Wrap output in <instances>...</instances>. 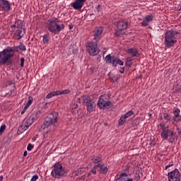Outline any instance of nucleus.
Returning <instances> with one entry per match:
<instances>
[{
  "mask_svg": "<svg viewBox=\"0 0 181 181\" xmlns=\"http://www.w3.org/2000/svg\"><path fill=\"white\" fill-rule=\"evenodd\" d=\"M46 25L49 32L54 35H59L62 30H64L65 28L64 24L57 18H49L47 21Z\"/></svg>",
  "mask_w": 181,
  "mask_h": 181,
  "instance_id": "1",
  "label": "nucleus"
},
{
  "mask_svg": "<svg viewBox=\"0 0 181 181\" xmlns=\"http://www.w3.org/2000/svg\"><path fill=\"white\" fill-rule=\"evenodd\" d=\"M160 127L161 129L160 136L163 141H168L169 144H173V142H176L177 141V136H176V132L170 130L165 127L164 124L160 123Z\"/></svg>",
  "mask_w": 181,
  "mask_h": 181,
  "instance_id": "2",
  "label": "nucleus"
},
{
  "mask_svg": "<svg viewBox=\"0 0 181 181\" xmlns=\"http://www.w3.org/2000/svg\"><path fill=\"white\" fill-rule=\"evenodd\" d=\"M179 33L173 29L168 30L165 34V41L164 45L168 49L175 46V44L177 42L176 39V35Z\"/></svg>",
  "mask_w": 181,
  "mask_h": 181,
  "instance_id": "3",
  "label": "nucleus"
},
{
  "mask_svg": "<svg viewBox=\"0 0 181 181\" xmlns=\"http://www.w3.org/2000/svg\"><path fill=\"white\" fill-rule=\"evenodd\" d=\"M59 121V113L57 112H53L48 117H47L44 121V129L49 128V127H55L56 124Z\"/></svg>",
  "mask_w": 181,
  "mask_h": 181,
  "instance_id": "4",
  "label": "nucleus"
},
{
  "mask_svg": "<svg viewBox=\"0 0 181 181\" xmlns=\"http://www.w3.org/2000/svg\"><path fill=\"white\" fill-rule=\"evenodd\" d=\"M86 50L90 56H97L100 53L98 41L92 40L86 43Z\"/></svg>",
  "mask_w": 181,
  "mask_h": 181,
  "instance_id": "5",
  "label": "nucleus"
},
{
  "mask_svg": "<svg viewBox=\"0 0 181 181\" xmlns=\"http://www.w3.org/2000/svg\"><path fill=\"white\" fill-rule=\"evenodd\" d=\"M51 175L53 177H62V176H66L67 173H66V170L63 168V165L59 163H57L54 165V168L51 173Z\"/></svg>",
  "mask_w": 181,
  "mask_h": 181,
  "instance_id": "6",
  "label": "nucleus"
},
{
  "mask_svg": "<svg viewBox=\"0 0 181 181\" xmlns=\"http://www.w3.org/2000/svg\"><path fill=\"white\" fill-rule=\"evenodd\" d=\"M12 32L15 35V37L19 40L23 37V35L25 33V29H23V25L22 23H16L11 26Z\"/></svg>",
  "mask_w": 181,
  "mask_h": 181,
  "instance_id": "7",
  "label": "nucleus"
},
{
  "mask_svg": "<svg viewBox=\"0 0 181 181\" xmlns=\"http://www.w3.org/2000/svg\"><path fill=\"white\" fill-rule=\"evenodd\" d=\"M112 105L111 101L108 99L107 95H101L100 96L98 101V107L100 108V110H105V108H110Z\"/></svg>",
  "mask_w": 181,
  "mask_h": 181,
  "instance_id": "8",
  "label": "nucleus"
},
{
  "mask_svg": "<svg viewBox=\"0 0 181 181\" xmlns=\"http://www.w3.org/2000/svg\"><path fill=\"white\" fill-rule=\"evenodd\" d=\"M11 52L8 48L4 49L3 51L0 52V64L4 66L6 64L10 59H12V54H10Z\"/></svg>",
  "mask_w": 181,
  "mask_h": 181,
  "instance_id": "9",
  "label": "nucleus"
},
{
  "mask_svg": "<svg viewBox=\"0 0 181 181\" xmlns=\"http://www.w3.org/2000/svg\"><path fill=\"white\" fill-rule=\"evenodd\" d=\"M83 104L87 107V111L88 112H93L95 110V103L91 100V98L88 95L83 96Z\"/></svg>",
  "mask_w": 181,
  "mask_h": 181,
  "instance_id": "10",
  "label": "nucleus"
},
{
  "mask_svg": "<svg viewBox=\"0 0 181 181\" xmlns=\"http://www.w3.org/2000/svg\"><path fill=\"white\" fill-rule=\"evenodd\" d=\"M105 62L107 63H110V64H112L113 67H117V64H119V66H124V62H122V60L115 56L111 57L110 54H107L105 57Z\"/></svg>",
  "mask_w": 181,
  "mask_h": 181,
  "instance_id": "11",
  "label": "nucleus"
},
{
  "mask_svg": "<svg viewBox=\"0 0 181 181\" xmlns=\"http://www.w3.org/2000/svg\"><path fill=\"white\" fill-rule=\"evenodd\" d=\"M168 181H180L181 176L180 172L177 168H175L174 170L168 173Z\"/></svg>",
  "mask_w": 181,
  "mask_h": 181,
  "instance_id": "12",
  "label": "nucleus"
},
{
  "mask_svg": "<svg viewBox=\"0 0 181 181\" xmlns=\"http://www.w3.org/2000/svg\"><path fill=\"white\" fill-rule=\"evenodd\" d=\"M103 32H104V28L103 27H98L93 30V39L95 42H100L101 40V35H103Z\"/></svg>",
  "mask_w": 181,
  "mask_h": 181,
  "instance_id": "13",
  "label": "nucleus"
},
{
  "mask_svg": "<svg viewBox=\"0 0 181 181\" xmlns=\"http://www.w3.org/2000/svg\"><path fill=\"white\" fill-rule=\"evenodd\" d=\"M86 1L87 0H76L74 2L71 4V6L76 11H81V8Z\"/></svg>",
  "mask_w": 181,
  "mask_h": 181,
  "instance_id": "14",
  "label": "nucleus"
},
{
  "mask_svg": "<svg viewBox=\"0 0 181 181\" xmlns=\"http://www.w3.org/2000/svg\"><path fill=\"white\" fill-rule=\"evenodd\" d=\"M0 11L9 12L11 11V4L8 0H0Z\"/></svg>",
  "mask_w": 181,
  "mask_h": 181,
  "instance_id": "15",
  "label": "nucleus"
},
{
  "mask_svg": "<svg viewBox=\"0 0 181 181\" xmlns=\"http://www.w3.org/2000/svg\"><path fill=\"white\" fill-rule=\"evenodd\" d=\"M32 122L27 119L25 121H24L21 125L18 127V132L19 134H23L24 131H26L32 125Z\"/></svg>",
  "mask_w": 181,
  "mask_h": 181,
  "instance_id": "16",
  "label": "nucleus"
},
{
  "mask_svg": "<svg viewBox=\"0 0 181 181\" xmlns=\"http://www.w3.org/2000/svg\"><path fill=\"white\" fill-rule=\"evenodd\" d=\"M153 19H155V16L152 14L146 16L143 18V21L141 22V26H144V28H146V26H149V24L151 23V22H152V21H153Z\"/></svg>",
  "mask_w": 181,
  "mask_h": 181,
  "instance_id": "17",
  "label": "nucleus"
},
{
  "mask_svg": "<svg viewBox=\"0 0 181 181\" xmlns=\"http://www.w3.org/2000/svg\"><path fill=\"white\" fill-rule=\"evenodd\" d=\"M128 25H129L128 21H119L117 23V26L119 30H125L126 29L128 28Z\"/></svg>",
  "mask_w": 181,
  "mask_h": 181,
  "instance_id": "18",
  "label": "nucleus"
},
{
  "mask_svg": "<svg viewBox=\"0 0 181 181\" xmlns=\"http://www.w3.org/2000/svg\"><path fill=\"white\" fill-rule=\"evenodd\" d=\"M119 181H134L132 178H129V176L127 173H122L119 174V177L117 178Z\"/></svg>",
  "mask_w": 181,
  "mask_h": 181,
  "instance_id": "19",
  "label": "nucleus"
},
{
  "mask_svg": "<svg viewBox=\"0 0 181 181\" xmlns=\"http://www.w3.org/2000/svg\"><path fill=\"white\" fill-rule=\"evenodd\" d=\"M98 169H99V173L103 175H107V173H108V168L105 166L103 163L98 164Z\"/></svg>",
  "mask_w": 181,
  "mask_h": 181,
  "instance_id": "20",
  "label": "nucleus"
},
{
  "mask_svg": "<svg viewBox=\"0 0 181 181\" xmlns=\"http://www.w3.org/2000/svg\"><path fill=\"white\" fill-rule=\"evenodd\" d=\"M7 50H9L8 52L11 54V57H13L15 56V52H19V46L16 47H7Z\"/></svg>",
  "mask_w": 181,
  "mask_h": 181,
  "instance_id": "21",
  "label": "nucleus"
},
{
  "mask_svg": "<svg viewBox=\"0 0 181 181\" xmlns=\"http://www.w3.org/2000/svg\"><path fill=\"white\" fill-rule=\"evenodd\" d=\"M37 118H39V113L37 112H34L28 119L30 122H35V121H37Z\"/></svg>",
  "mask_w": 181,
  "mask_h": 181,
  "instance_id": "22",
  "label": "nucleus"
},
{
  "mask_svg": "<svg viewBox=\"0 0 181 181\" xmlns=\"http://www.w3.org/2000/svg\"><path fill=\"white\" fill-rule=\"evenodd\" d=\"M173 113L174 115L175 121H180L181 119V117L180 115V110H179V108H176L175 110H173Z\"/></svg>",
  "mask_w": 181,
  "mask_h": 181,
  "instance_id": "23",
  "label": "nucleus"
},
{
  "mask_svg": "<svg viewBox=\"0 0 181 181\" xmlns=\"http://www.w3.org/2000/svg\"><path fill=\"white\" fill-rule=\"evenodd\" d=\"M127 53L131 54L133 57H136V56H138V49L135 48H130L127 50Z\"/></svg>",
  "mask_w": 181,
  "mask_h": 181,
  "instance_id": "24",
  "label": "nucleus"
},
{
  "mask_svg": "<svg viewBox=\"0 0 181 181\" xmlns=\"http://www.w3.org/2000/svg\"><path fill=\"white\" fill-rule=\"evenodd\" d=\"M42 42L44 45H49V43H50V35H49V33L43 35Z\"/></svg>",
  "mask_w": 181,
  "mask_h": 181,
  "instance_id": "25",
  "label": "nucleus"
},
{
  "mask_svg": "<svg viewBox=\"0 0 181 181\" xmlns=\"http://www.w3.org/2000/svg\"><path fill=\"white\" fill-rule=\"evenodd\" d=\"M55 95H60V93L57 92V90L52 91L46 95V98H52V97H55Z\"/></svg>",
  "mask_w": 181,
  "mask_h": 181,
  "instance_id": "26",
  "label": "nucleus"
},
{
  "mask_svg": "<svg viewBox=\"0 0 181 181\" xmlns=\"http://www.w3.org/2000/svg\"><path fill=\"white\" fill-rule=\"evenodd\" d=\"M97 170H98V164L97 165H95L93 166V168L90 170V171L89 172V173L88 174V176H90L91 175V173L93 175H95V173H97Z\"/></svg>",
  "mask_w": 181,
  "mask_h": 181,
  "instance_id": "27",
  "label": "nucleus"
},
{
  "mask_svg": "<svg viewBox=\"0 0 181 181\" xmlns=\"http://www.w3.org/2000/svg\"><path fill=\"white\" fill-rule=\"evenodd\" d=\"M125 122H127V117L123 115L119 120V125H124Z\"/></svg>",
  "mask_w": 181,
  "mask_h": 181,
  "instance_id": "28",
  "label": "nucleus"
},
{
  "mask_svg": "<svg viewBox=\"0 0 181 181\" xmlns=\"http://www.w3.org/2000/svg\"><path fill=\"white\" fill-rule=\"evenodd\" d=\"M83 172V168H76L73 173L75 175V176H78V175H81Z\"/></svg>",
  "mask_w": 181,
  "mask_h": 181,
  "instance_id": "29",
  "label": "nucleus"
},
{
  "mask_svg": "<svg viewBox=\"0 0 181 181\" xmlns=\"http://www.w3.org/2000/svg\"><path fill=\"white\" fill-rule=\"evenodd\" d=\"M123 30H116L115 32V35L117 36V37H121V36H122V35H124V33H122Z\"/></svg>",
  "mask_w": 181,
  "mask_h": 181,
  "instance_id": "30",
  "label": "nucleus"
},
{
  "mask_svg": "<svg viewBox=\"0 0 181 181\" xmlns=\"http://www.w3.org/2000/svg\"><path fill=\"white\" fill-rule=\"evenodd\" d=\"M52 134H53V131L52 130H47L44 132L45 138H47V136H52Z\"/></svg>",
  "mask_w": 181,
  "mask_h": 181,
  "instance_id": "31",
  "label": "nucleus"
},
{
  "mask_svg": "<svg viewBox=\"0 0 181 181\" xmlns=\"http://www.w3.org/2000/svg\"><path fill=\"white\" fill-rule=\"evenodd\" d=\"M93 163H100L101 162L102 159L100 156H96L92 159Z\"/></svg>",
  "mask_w": 181,
  "mask_h": 181,
  "instance_id": "32",
  "label": "nucleus"
},
{
  "mask_svg": "<svg viewBox=\"0 0 181 181\" xmlns=\"http://www.w3.org/2000/svg\"><path fill=\"white\" fill-rule=\"evenodd\" d=\"M134 112L132 110H129V112H127V113H125L124 115H123L126 118H129V117H132V115H134Z\"/></svg>",
  "mask_w": 181,
  "mask_h": 181,
  "instance_id": "33",
  "label": "nucleus"
},
{
  "mask_svg": "<svg viewBox=\"0 0 181 181\" xmlns=\"http://www.w3.org/2000/svg\"><path fill=\"white\" fill-rule=\"evenodd\" d=\"M32 103H33V98L29 96L28 97V101L27 102L25 106L30 107V105H32Z\"/></svg>",
  "mask_w": 181,
  "mask_h": 181,
  "instance_id": "34",
  "label": "nucleus"
},
{
  "mask_svg": "<svg viewBox=\"0 0 181 181\" xmlns=\"http://www.w3.org/2000/svg\"><path fill=\"white\" fill-rule=\"evenodd\" d=\"M18 48L20 50H22V52H26V46H25V45H23V43H21L18 45Z\"/></svg>",
  "mask_w": 181,
  "mask_h": 181,
  "instance_id": "35",
  "label": "nucleus"
},
{
  "mask_svg": "<svg viewBox=\"0 0 181 181\" xmlns=\"http://www.w3.org/2000/svg\"><path fill=\"white\" fill-rule=\"evenodd\" d=\"M163 117H164L165 119H166V121L170 122L171 117H170V115H169V114L164 113Z\"/></svg>",
  "mask_w": 181,
  "mask_h": 181,
  "instance_id": "36",
  "label": "nucleus"
},
{
  "mask_svg": "<svg viewBox=\"0 0 181 181\" xmlns=\"http://www.w3.org/2000/svg\"><path fill=\"white\" fill-rule=\"evenodd\" d=\"M6 129V125L3 124L0 127V134H3V132Z\"/></svg>",
  "mask_w": 181,
  "mask_h": 181,
  "instance_id": "37",
  "label": "nucleus"
},
{
  "mask_svg": "<svg viewBox=\"0 0 181 181\" xmlns=\"http://www.w3.org/2000/svg\"><path fill=\"white\" fill-rule=\"evenodd\" d=\"M57 92H59L60 93L59 95H62V94H69V93H70V90H64L62 91L57 90Z\"/></svg>",
  "mask_w": 181,
  "mask_h": 181,
  "instance_id": "38",
  "label": "nucleus"
},
{
  "mask_svg": "<svg viewBox=\"0 0 181 181\" xmlns=\"http://www.w3.org/2000/svg\"><path fill=\"white\" fill-rule=\"evenodd\" d=\"M35 148L34 145H32V144H28V146H27V150L28 151H32V149Z\"/></svg>",
  "mask_w": 181,
  "mask_h": 181,
  "instance_id": "39",
  "label": "nucleus"
},
{
  "mask_svg": "<svg viewBox=\"0 0 181 181\" xmlns=\"http://www.w3.org/2000/svg\"><path fill=\"white\" fill-rule=\"evenodd\" d=\"M25 66V58L22 57L21 59V67H24Z\"/></svg>",
  "mask_w": 181,
  "mask_h": 181,
  "instance_id": "40",
  "label": "nucleus"
},
{
  "mask_svg": "<svg viewBox=\"0 0 181 181\" xmlns=\"http://www.w3.org/2000/svg\"><path fill=\"white\" fill-rule=\"evenodd\" d=\"M37 179H39V175H33V176L32 177L30 181H36V180H37Z\"/></svg>",
  "mask_w": 181,
  "mask_h": 181,
  "instance_id": "41",
  "label": "nucleus"
},
{
  "mask_svg": "<svg viewBox=\"0 0 181 181\" xmlns=\"http://www.w3.org/2000/svg\"><path fill=\"white\" fill-rule=\"evenodd\" d=\"M29 108V107L25 105L23 110L21 112V115H23V114H25V112H26V110Z\"/></svg>",
  "mask_w": 181,
  "mask_h": 181,
  "instance_id": "42",
  "label": "nucleus"
},
{
  "mask_svg": "<svg viewBox=\"0 0 181 181\" xmlns=\"http://www.w3.org/2000/svg\"><path fill=\"white\" fill-rule=\"evenodd\" d=\"M124 71H125V69L124 67H122L121 69H120V73L121 74H124Z\"/></svg>",
  "mask_w": 181,
  "mask_h": 181,
  "instance_id": "43",
  "label": "nucleus"
},
{
  "mask_svg": "<svg viewBox=\"0 0 181 181\" xmlns=\"http://www.w3.org/2000/svg\"><path fill=\"white\" fill-rule=\"evenodd\" d=\"M171 166H173V164H168L165 166V170L168 169V168H171Z\"/></svg>",
  "mask_w": 181,
  "mask_h": 181,
  "instance_id": "44",
  "label": "nucleus"
},
{
  "mask_svg": "<svg viewBox=\"0 0 181 181\" xmlns=\"http://www.w3.org/2000/svg\"><path fill=\"white\" fill-rule=\"evenodd\" d=\"M28 156V151H24L23 153V156Z\"/></svg>",
  "mask_w": 181,
  "mask_h": 181,
  "instance_id": "45",
  "label": "nucleus"
},
{
  "mask_svg": "<svg viewBox=\"0 0 181 181\" xmlns=\"http://www.w3.org/2000/svg\"><path fill=\"white\" fill-rule=\"evenodd\" d=\"M4 180V177L2 175L0 176V181Z\"/></svg>",
  "mask_w": 181,
  "mask_h": 181,
  "instance_id": "46",
  "label": "nucleus"
},
{
  "mask_svg": "<svg viewBox=\"0 0 181 181\" xmlns=\"http://www.w3.org/2000/svg\"><path fill=\"white\" fill-rule=\"evenodd\" d=\"M69 29H70V30H71V29H73V25H69Z\"/></svg>",
  "mask_w": 181,
  "mask_h": 181,
  "instance_id": "47",
  "label": "nucleus"
},
{
  "mask_svg": "<svg viewBox=\"0 0 181 181\" xmlns=\"http://www.w3.org/2000/svg\"><path fill=\"white\" fill-rule=\"evenodd\" d=\"M78 105L77 104L74 105V108H77Z\"/></svg>",
  "mask_w": 181,
  "mask_h": 181,
  "instance_id": "48",
  "label": "nucleus"
},
{
  "mask_svg": "<svg viewBox=\"0 0 181 181\" xmlns=\"http://www.w3.org/2000/svg\"><path fill=\"white\" fill-rule=\"evenodd\" d=\"M77 100H78V101H80V98H78Z\"/></svg>",
  "mask_w": 181,
  "mask_h": 181,
  "instance_id": "49",
  "label": "nucleus"
}]
</instances>
